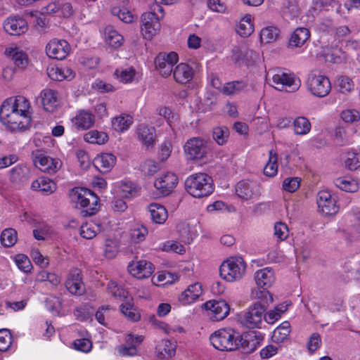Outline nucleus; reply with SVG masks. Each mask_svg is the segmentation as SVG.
I'll list each match as a JSON object with an SVG mask.
<instances>
[{"mask_svg":"<svg viewBox=\"0 0 360 360\" xmlns=\"http://www.w3.org/2000/svg\"><path fill=\"white\" fill-rule=\"evenodd\" d=\"M255 280L259 288L267 289L275 281L274 272L270 267H266L255 273Z\"/></svg>","mask_w":360,"mask_h":360,"instance_id":"28","label":"nucleus"},{"mask_svg":"<svg viewBox=\"0 0 360 360\" xmlns=\"http://www.w3.org/2000/svg\"><path fill=\"white\" fill-rule=\"evenodd\" d=\"M127 269L129 274L138 279L149 278L155 270L153 264L145 259L129 262Z\"/></svg>","mask_w":360,"mask_h":360,"instance_id":"12","label":"nucleus"},{"mask_svg":"<svg viewBox=\"0 0 360 360\" xmlns=\"http://www.w3.org/2000/svg\"><path fill=\"white\" fill-rule=\"evenodd\" d=\"M273 86L280 91H295L299 89L300 81L292 74L278 70L272 77Z\"/></svg>","mask_w":360,"mask_h":360,"instance_id":"10","label":"nucleus"},{"mask_svg":"<svg viewBox=\"0 0 360 360\" xmlns=\"http://www.w3.org/2000/svg\"><path fill=\"white\" fill-rule=\"evenodd\" d=\"M237 33L243 37H249L254 31V27L251 22L240 21L236 28Z\"/></svg>","mask_w":360,"mask_h":360,"instance_id":"63","label":"nucleus"},{"mask_svg":"<svg viewBox=\"0 0 360 360\" xmlns=\"http://www.w3.org/2000/svg\"><path fill=\"white\" fill-rule=\"evenodd\" d=\"M70 47L67 41L63 39H52L46 46V53L49 58L63 60L69 53Z\"/></svg>","mask_w":360,"mask_h":360,"instance_id":"14","label":"nucleus"},{"mask_svg":"<svg viewBox=\"0 0 360 360\" xmlns=\"http://www.w3.org/2000/svg\"><path fill=\"white\" fill-rule=\"evenodd\" d=\"M114 309L109 306H102L96 312L95 317L97 321L107 326Z\"/></svg>","mask_w":360,"mask_h":360,"instance_id":"50","label":"nucleus"},{"mask_svg":"<svg viewBox=\"0 0 360 360\" xmlns=\"http://www.w3.org/2000/svg\"><path fill=\"white\" fill-rule=\"evenodd\" d=\"M310 35L309 29L304 27H297L290 35L288 48L292 50L301 48L309 39Z\"/></svg>","mask_w":360,"mask_h":360,"instance_id":"25","label":"nucleus"},{"mask_svg":"<svg viewBox=\"0 0 360 360\" xmlns=\"http://www.w3.org/2000/svg\"><path fill=\"white\" fill-rule=\"evenodd\" d=\"M266 307V305L260 302L255 303L246 311L240 313L239 315L240 323L249 328H261Z\"/></svg>","mask_w":360,"mask_h":360,"instance_id":"8","label":"nucleus"},{"mask_svg":"<svg viewBox=\"0 0 360 360\" xmlns=\"http://www.w3.org/2000/svg\"><path fill=\"white\" fill-rule=\"evenodd\" d=\"M186 191L194 198H201L211 195L214 191L213 181L208 174L195 173L185 181Z\"/></svg>","mask_w":360,"mask_h":360,"instance_id":"2","label":"nucleus"},{"mask_svg":"<svg viewBox=\"0 0 360 360\" xmlns=\"http://www.w3.org/2000/svg\"><path fill=\"white\" fill-rule=\"evenodd\" d=\"M178 60V55L175 52L160 53L155 59L156 70L162 77H167L171 75Z\"/></svg>","mask_w":360,"mask_h":360,"instance_id":"11","label":"nucleus"},{"mask_svg":"<svg viewBox=\"0 0 360 360\" xmlns=\"http://www.w3.org/2000/svg\"><path fill=\"white\" fill-rule=\"evenodd\" d=\"M68 291L74 295H82L84 291V283L82 281L81 271L78 269L71 270L65 282Z\"/></svg>","mask_w":360,"mask_h":360,"instance_id":"23","label":"nucleus"},{"mask_svg":"<svg viewBox=\"0 0 360 360\" xmlns=\"http://www.w3.org/2000/svg\"><path fill=\"white\" fill-rule=\"evenodd\" d=\"M31 188L32 190L41 191L45 195H50L56 191L57 185L51 179L41 176L32 183Z\"/></svg>","mask_w":360,"mask_h":360,"instance_id":"32","label":"nucleus"},{"mask_svg":"<svg viewBox=\"0 0 360 360\" xmlns=\"http://www.w3.org/2000/svg\"><path fill=\"white\" fill-rule=\"evenodd\" d=\"M280 35V30L274 26H269L263 28L260 32L261 41L271 43L276 41Z\"/></svg>","mask_w":360,"mask_h":360,"instance_id":"43","label":"nucleus"},{"mask_svg":"<svg viewBox=\"0 0 360 360\" xmlns=\"http://www.w3.org/2000/svg\"><path fill=\"white\" fill-rule=\"evenodd\" d=\"M176 351V345L172 341L162 340L156 347V355L160 359H168Z\"/></svg>","mask_w":360,"mask_h":360,"instance_id":"36","label":"nucleus"},{"mask_svg":"<svg viewBox=\"0 0 360 360\" xmlns=\"http://www.w3.org/2000/svg\"><path fill=\"white\" fill-rule=\"evenodd\" d=\"M141 33L146 39H152L160 29V22L158 17H153L150 14H142L141 15Z\"/></svg>","mask_w":360,"mask_h":360,"instance_id":"17","label":"nucleus"},{"mask_svg":"<svg viewBox=\"0 0 360 360\" xmlns=\"http://www.w3.org/2000/svg\"><path fill=\"white\" fill-rule=\"evenodd\" d=\"M345 165L351 171L358 169L360 167V153L348 151L346 154Z\"/></svg>","mask_w":360,"mask_h":360,"instance_id":"51","label":"nucleus"},{"mask_svg":"<svg viewBox=\"0 0 360 360\" xmlns=\"http://www.w3.org/2000/svg\"><path fill=\"white\" fill-rule=\"evenodd\" d=\"M178 183V177L172 172H167L157 179L155 187L164 196L169 195Z\"/></svg>","mask_w":360,"mask_h":360,"instance_id":"19","label":"nucleus"},{"mask_svg":"<svg viewBox=\"0 0 360 360\" xmlns=\"http://www.w3.org/2000/svg\"><path fill=\"white\" fill-rule=\"evenodd\" d=\"M116 163V157L112 153H103L94 159L95 167L103 173L110 172Z\"/></svg>","mask_w":360,"mask_h":360,"instance_id":"33","label":"nucleus"},{"mask_svg":"<svg viewBox=\"0 0 360 360\" xmlns=\"http://www.w3.org/2000/svg\"><path fill=\"white\" fill-rule=\"evenodd\" d=\"M204 307L210 311L209 316L214 321L223 320L230 311L229 305L222 300L208 301L204 304Z\"/></svg>","mask_w":360,"mask_h":360,"instance_id":"13","label":"nucleus"},{"mask_svg":"<svg viewBox=\"0 0 360 360\" xmlns=\"http://www.w3.org/2000/svg\"><path fill=\"white\" fill-rule=\"evenodd\" d=\"M4 53L11 58L15 66L19 70H24L28 65V56L27 53L16 45H11L5 49Z\"/></svg>","mask_w":360,"mask_h":360,"instance_id":"20","label":"nucleus"},{"mask_svg":"<svg viewBox=\"0 0 360 360\" xmlns=\"http://www.w3.org/2000/svg\"><path fill=\"white\" fill-rule=\"evenodd\" d=\"M95 122V116L87 110H80L72 119L75 127L79 130H86L91 128Z\"/></svg>","mask_w":360,"mask_h":360,"instance_id":"27","label":"nucleus"},{"mask_svg":"<svg viewBox=\"0 0 360 360\" xmlns=\"http://www.w3.org/2000/svg\"><path fill=\"white\" fill-rule=\"evenodd\" d=\"M15 262L18 267L25 273H29L32 269V263L30 259L25 255H17L15 257Z\"/></svg>","mask_w":360,"mask_h":360,"instance_id":"61","label":"nucleus"},{"mask_svg":"<svg viewBox=\"0 0 360 360\" xmlns=\"http://www.w3.org/2000/svg\"><path fill=\"white\" fill-rule=\"evenodd\" d=\"M210 340L220 351H235L242 345L243 336L232 328H221L213 333Z\"/></svg>","mask_w":360,"mask_h":360,"instance_id":"1","label":"nucleus"},{"mask_svg":"<svg viewBox=\"0 0 360 360\" xmlns=\"http://www.w3.org/2000/svg\"><path fill=\"white\" fill-rule=\"evenodd\" d=\"M160 248L165 252H174L178 254H183L186 250L183 245L174 240H168L160 245Z\"/></svg>","mask_w":360,"mask_h":360,"instance_id":"58","label":"nucleus"},{"mask_svg":"<svg viewBox=\"0 0 360 360\" xmlns=\"http://www.w3.org/2000/svg\"><path fill=\"white\" fill-rule=\"evenodd\" d=\"M101 231V226L99 224L94 221H89L84 224L80 228V235L86 239L94 238Z\"/></svg>","mask_w":360,"mask_h":360,"instance_id":"40","label":"nucleus"},{"mask_svg":"<svg viewBox=\"0 0 360 360\" xmlns=\"http://www.w3.org/2000/svg\"><path fill=\"white\" fill-rule=\"evenodd\" d=\"M245 87L244 82L241 81H234L226 83L221 89V92L227 96L233 95L240 92Z\"/></svg>","mask_w":360,"mask_h":360,"instance_id":"53","label":"nucleus"},{"mask_svg":"<svg viewBox=\"0 0 360 360\" xmlns=\"http://www.w3.org/2000/svg\"><path fill=\"white\" fill-rule=\"evenodd\" d=\"M172 72L174 80L180 84H186L190 82L194 75L193 68L184 63L176 65Z\"/></svg>","mask_w":360,"mask_h":360,"instance_id":"29","label":"nucleus"},{"mask_svg":"<svg viewBox=\"0 0 360 360\" xmlns=\"http://www.w3.org/2000/svg\"><path fill=\"white\" fill-rule=\"evenodd\" d=\"M41 103L47 112H53L58 105V93L51 89H43L40 93Z\"/></svg>","mask_w":360,"mask_h":360,"instance_id":"31","label":"nucleus"},{"mask_svg":"<svg viewBox=\"0 0 360 360\" xmlns=\"http://www.w3.org/2000/svg\"><path fill=\"white\" fill-rule=\"evenodd\" d=\"M335 186L346 192L354 193L359 190V184L354 179L340 177L334 181Z\"/></svg>","mask_w":360,"mask_h":360,"instance_id":"45","label":"nucleus"},{"mask_svg":"<svg viewBox=\"0 0 360 360\" xmlns=\"http://www.w3.org/2000/svg\"><path fill=\"white\" fill-rule=\"evenodd\" d=\"M32 155L35 166L43 172L55 174L62 166L60 159L47 156L41 150H36L32 152Z\"/></svg>","mask_w":360,"mask_h":360,"instance_id":"9","label":"nucleus"},{"mask_svg":"<svg viewBox=\"0 0 360 360\" xmlns=\"http://www.w3.org/2000/svg\"><path fill=\"white\" fill-rule=\"evenodd\" d=\"M137 139L146 148L152 147L155 141V128L145 124H139L136 129Z\"/></svg>","mask_w":360,"mask_h":360,"instance_id":"21","label":"nucleus"},{"mask_svg":"<svg viewBox=\"0 0 360 360\" xmlns=\"http://www.w3.org/2000/svg\"><path fill=\"white\" fill-rule=\"evenodd\" d=\"M4 29L11 35L19 36L28 30V25L23 18L13 15L4 20Z\"/></svg>","mask_w":360,"mask_h":360,"instance_id":"18","label":"nucleus"},{"mask_svg":"<svg viewBox=\"0 0 360 360\" xmlns=\"http://www.w3.org/2000/svg\"><path fill=\"white\" fill-rule=\"evenodd\" d=\"M289 235L288 226L281 221L276 222L274 225V236L278 241L285 240Z\"/></svg>","mask_w":360,"mask_h":360,"instance_id":"62","label":"nucleus"},{"mask_svg":"<svg viewBox=\"0 0 360 360\" xmlns=\"http://www.w3.org/2000/svg\"><path fill=\"white\" fill-rule=\"evenodd\" d=\"M120 305V311L130 321H137L140 319V314L136 311L132 303L131 297H127Z\"/></svg>","mask_w":360,"mask_h":360,"instance_id":"39","label":"nucleus"},{"mask_svg":"<svg viewBox=\"0 0 360 360\" xmlns=\"http://www.w3.org/2000/svg\"><path fill=\"white\" fill-rule=\"evenodd\" d=\"M45 304L46 309L49 311L56 315H60V311L62 308V302L59 297L50 295L46 299Z\"/></svg>","mask_w":360,"mask_h":360,"instance_id":"55","label":"nucleus"},{"mask_svg":"<svg viewBox=\"0 0 360 360\" xmlns=\"http://www.w3.org/2000/svg\"><path fill=\"white\" fill-rule=\"evenodd\" d=\"M290 324L288 321H283L273 332L272 340L277 343L282 342L290 333Z\"/></svg>","mask_w":360,"mask_h":360,"instance_id":"42","label":"nucleus"},{"mask_svg":"<svg viewBox=\"0 0 360 360\" xmlns=\"http://www.w3.org/2000/svg\"><path fill=\"white\" fill-rule=\"evenodd\" d=\"M305 84L310 94L318 98L326 97L331 91V84L328 77L316 71L308 75Z\"/></svg>","mask_w":360,"mask_h":360,"instance_id":"6","label":"nucleus"},{"mask_svg":"<svg viewBox=\"0 0 360 360\" xmlns=\"http://www.w3.org/2000/svg\"><path fill=\"white\" fill-rule=\"evenodd\" d=\"M143 341V336L128 334L124 339V344L117 347V351L121 356H134L138 353L137 346Z\"/></svg>","mask_w":360,"mask_h":360,"instance_id":"15","label":"nucleus"},{"mask_svg":"<svg viewBox=\"0 0 360 360\" xmlns=\"http://www.w3.org/2000/svg\"><path fill=\"white\" fill-rule=\"evenodd\" d=\"M49 77L55 81L70 79L74 77L73 71L68 66H53L47 69Z\"/></svg>","mask_w":360,"mask_h":360,"instance_id":"34","label":"nucleus"},{"mask_svg":"<svg viewBox=\"0 0 360 360\" xmlns=\"http://www.w3.org/2000/svg\"><path fill=\"white\" fill-rule=\"evenodd\" d=\"M246 264L240 257H231L224 262L219 268L221 277L233 282L241 279L245 274Z\"/></svg>","mask_w":360,"mask_h":360,"instance_id":"4","label":"nucleus"},{"mask_svg":"<svg viewBox=\"0 0 360 360\" xmlns=\"http://www.w3.org/2000/svg\"><path fill=\"white\" fill-rule=\"evenodd\" d=\"M4 103L23 116H27L31 118L30 103L25 97L22 96L11 97L5 100Z\"/></svg>","mask_w":360,"mask_h":360,"instance_id":"24","label":"nucleus"},{"mask_svg":"<svg viewBox=\"0 0 360 360\" xmlns=\"http://www.w3.org/2000/svg\"><path fill=\"white\" fill-rule=\"evenodd\" d=\"M148 234V229L146 226L141 225L131 230L130 239L132 243H139L145 240Z\"/></svg>","mask_w":360,"mask_h":360,"instance_id":"57","label":"nucleus"},{"mask_svg":"<svg viewBox=\"0 0 360 360\" xmlns=\"http://www.w3.org/2000/svg\"><path fill=\"white\" fill-rule=\"evenodd\" d=\"M17 232L13 229H6L1 233V242L5 247H12L17 242Z\"/></svg>","mask_w":360,"mask_h":360,"instance_id":"52","label":"nucleus"},{"mask_svg":"<svg viewBox=\"0 0 360 360\" xmlns=\"http://www.w3.org/2000/svg\"><path fill=\"white\" fill-rule=\"evenodd\" d=\"M183 148L186 158L191 161L205 158L210 150L208 141L201 137L188 139Z\"/></svg>","mask_w":360,"mask_h":360,"instance_id":"7","label":"nucleus"},{"mask_svg":"<svg viewBox=\"0 0 360 360\" xmlns=\"http://www.w3.org/2000/svg\"><path fill=\"white\" fill-rule=\"evenodd\" d=\"M28 168L22 165H18L10 171V180L12 183L20 185L28 180Z\"/></svg>","mask_w":360,"mask_h":360,"instance_id":"35","label":"nucleus"},{"mask_svg":"<svg viewBox=\"0 0 360 360\" xmlns=\"http://www.w3.org/2000/svg\"><path fill=\"white\" fill-rule=\"evenodd\" d=\"M135 75L136 70L133 67L124 69H117L114 72V75L116 77V78L122 83L131 82L134 78Z\"/></svg>","mask_w":360,"mask_h":360,"instance_id":"49","label":"nucleus"},{"mask_svg":"<svg viewBox=\"0 0 360 360\" xmlns=\"http://www.w3.org/2000/svg\"><path fill=\"white\" fill-rule=\"evenodd\" d=\"M71 200L77 207L84 208L85 216H91L99 210V198L91 190L84 188H74L70 192Z\"/></svg>","mask_w":360,"mask_h":360,"instance_id":"3","label":"nucleus"},{"mask_svg":"<svg viewBox=\"0 0 360 360\" xmlns=\"http://www.w3.org/2000/svg\"><path fill=\"white\" fill-rule=\"evenodd\" d=\"M105 41L109 46L118 48L123 44L124 38L112 26H107L104 30Z\"/></svg>","mask_w":360,"mask_h":360,"instance_id":"38","label":"nucleus"},{"mask_svg":"<svg viewBox=\"0 0 360 360\" xmlns=\"http://www.w3.org/2000/svg\"><path fill=\"white\" fill-rule=\"evenodd\" d=\"M278 173V156L273 150L269 151V158L268 162L264 168V175L274 177Z\"/></svg>","mask_w":360,"mask_h":360,"instance_id":"48","label":"nucleus"},{"mask_svg":"<svg viewBox=\"0 0 360 360\" xmlns=\"http://www.w3.org/2000/svg\"><path fill=\"white\" fill-rule=\"evenodd\" d=\"M294 131L297 135H305L310 131L311 123L305 117H297L293 121Z\"/></svg>","mask_w":360,"mask_h":360,"instance_id":"47","label":"nucleus"},{"mask_svg":"<svg viewBox=\"0 0 360 360\" xmlns=\"http://www.w3.org/2000/svg\"><path fill=\"white\" fill-rule=\"evenodd\" d=\"M213 139L220 146L225 144L229 136V129L226 127H217L213 129Z\"/></svg>","mask_w":360,"mask_h":360,"instance_id":"54","label":"nucleus"},{"mask_svg":"<svg viewBox=\"0 0 360 360\" xmlns=\"http://www.w3.org/2000/svg\"><path fill=\"white\" fill-rule=\"evenodd\" d=\"M12 335L8 329L0 330V351L6 352L11 346Z\"/></svg>","mask_w":360,"mask_h":360,"instance_id":"60","label":"nucleus"},{"mask_svg":"<svg viewBox=\"0 0 360 360\" xmlns=\"http://www.w3.org/2000/svg\"><path fill=\"white\" fill-rule=\"evenodd\" d=\"M202 295L201 285L198 283L190 285L186 290L179 296V301L183 305L194 302Z\"/></svg>","mask_w":360,"mask_h":360,"instance_id":"30","label":"nucleus"},{"mask_svg":"<svg viewBox=\"0 0 360 360\" xmlns=\"http://www.w3.org/2000/svg\"><path fill=\"white\" fill-rule=\"evenodd\" d=\"M92 314L91 308L87 305L79 307L74 311V315L78 321H84L88 320Z\"/></svg>","mask_w":360,"mask_h":360,"instance_id":"64","label":"nucleus"},{"mask_svg":"<svg viewBox=\"0 0 360 360\" xmlns=\"http://www.w3.org/2000/svg\"><path fill=\"white\" fill-rule=\"evenodd\" d=\"M133 123L132 117L129 115H121L112 120V125L115 130L123 131L128 129Z\"/></svg>","mask_w":360,"mask_h":360,"instance_id":"46","label":"nucleus"},{"mask_svg":"<svg viewBox=\"0 0 360 360\" xmlns=\"http://www.w3.org/2000/svg\"><path fill=\"white\" fill-rule=\"evenodd\" d=\"M317 205L319 211L325 216L335 214L338 212L335 198L327 191H321L318 193Z\"/></svg>","mask_w":360,"mask_h":360,"instance_id":"16","label":"nucleus"},{"mask_svg":"<svg viewBox=\"0 0 360 360\" xmlns=\"http://www.w3.org/2000/svg\"><path fill=\"white\" fill-rule=\"evenodd\" d=\"M107 289L113 297L120 301H124L131 297L125 289L119 286L114 281L108 282Z\"/></svg>","mask_w":360,"mask_h":360,"instance_id":"44","label":"nucleus"},{"mask_svg":"<svg viewBox=\"0 0 360 360\" xmlns=\"http://www.w3.org/2000/svg\"><path fill=\"white\" fill-rule=\"evenodd\" d=\"M84 140L92 144H104L108 140V136L103 131L91 130L84 135Z\"/></svg>","mask_w":360,"mask_h":360,"instance_id":"41","label":"nucleus"},{"mask_svg":"<svg viewBox=\"0 0 360 360\" xmlns=\"http://www.w3.org/2000/svg\"><path fill=\"white\" fill-rule=\"evenodd\" d=\"M0 120L8 128L13 131L26 128L31 122V118L23 116L4 103L0 108Z\"/></svg>","mask_w":360,"mask_h":360,"instance_id":"5","label":"nucleus"},{"mask_svg":"<svg viewBox=\"0 0 360 360\" xmlns=\"http://www.w3.org/2000/svg\"><path fill=\"white\" fill-rule=\"evenodd\" d=\"M236 193L243 200H249L257 197L258 186L250 181H239L236 187Z\"/></svg>","mask_w":360,"mask_h":360,"instance_id":"22","label":"nucleus"},{"mask_svg":"<svg viewBox=\"0 0 360 360\" xmlns=\"http://www.w3.org/2000/svg\"><path fill=\"white\" fill-rule=\"evenodd\" d=\"M111 13L114 16H117L120 20L125 23H130L134 20L133 15L126 8L115 6L112 8Z\"/></svg>","mask_w":360,"mask_h":360,"instance_id":"56","label":"nucleus"},{"mask_svg":"<svg viewBox=\"0 0 360 360\" xmlns=\"http://www.w3.org/2000/svg\"><path fill=\"white\" fill-rule=\"evenodd\" d=\"M150 218L156 224H163L167 219L168 214L165 207L158 203H152L148 206Z\"/></svg>","mask_w":360,"mask_h":360,"instance_id":"37","label":"nucleus"},{"mask_svg":"<svg viewBox=\"0 0 360 360\" xmlns=\"http://www.w3.org/2000/svg\"><path fill=\"white\" fill-rule=\"evenodd\" d=\"M337 85L339 91L342 94L350 93L354 89V82L346 76H341L337 79Z\"/></svg>","mask_w":360,"mask_h":360,"instance_id":"59","label":"nucleus"},{"mask_svg":"<svg viewBox=\"0 0 360 360\" xmlns=\"http://www.w3.org/2000/svg\"><path fill=\"white\" fill-rule=\"evenodd\" d=\"M264 340V335L258 331L252 330L243 337L242 345L240 347L248 353L252 352L257 349Z\"/></svg>","mask_w":360,"mask_h":360,"instance_id":"26","label":"nucleus"}]
</instances>
